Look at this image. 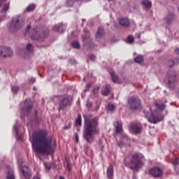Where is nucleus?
<instances>
[{
    "label": "nucleus",
    "mask_w": 179,
    "mask_h": 179,
    "mask_svg": "<svg viewBox=\"0 0 179 179\" xmlns=\"http://www.w3.org/2000/svg\"><path fill=\"white\" fill-rule=\"evenodd\" d=\"M32 143V149L37 155H51L54 153L52 141L47 137V134L43 131H35L29 138Z\"/></svg>",
    "instance_id": "nucleus-1"
},
{
    "label": "nucleus",
    "mask_w": 179,
    "mask_h": 179,
    "mask_svg": "<svg viewBox=\"0 0 179 179\" xmlns=\"http://www.w3.org/2000/svg\"><path fill=\"white\" fill-rule=\"evenodd\" d=\"M84 130L83 138L90 145L93 143V135H97L100 132L99 128V117H92V115H84Z\"/></svg>",
    "instance_id": "nucleus-2"
},
{
    "label": "nucleus",
    "mask_w": 179,
    "mask_h": 179,
    "mask_svg": "<svg viewBox=\"0 0 179 179\" xmlns=\"http://www.w3.org/2000/svg\"><path fill=\"white\" fill-rule=\"evenodd\" d=\"M145 162V157L142 154L136 153L131 155L129 161L125 162L126 167H129L131 170H138L142 167L143 162Z\"/></svg>",
    "instance_id": "nucleus-3"
},
{
    "label": "nucleus",
    "mask_w": 179,
    "mask_h": 179,
    "mask_svg": "<svg viewBox=\"0 0 179 179\" xmlns=\"http://www.w3.org/2000/svg\"><path fill=\"white\" fill-rule=\"evenodd\" d=\"M31 29V25H28L27 29L25 30V34H29V37H31V40H35L36 41H44L45 37L48 36V32H45L43 31H40V29L37 28Z\"/></svg>",
    "instance_id": "nucleus-4"
},
{
    "label": "nucleus",
    "mask_w": 179,
    "mask_h": 179,
    "mask_svg": "<svg viewBox=\"0 0 179 179\" xmlns=\"http://www.w3.org/2000/svg\"><path fill=\"white\" fill-rule=\"evenodd\" d=\"M24 26V19L22 15H16L10 20L9 30L10 31H17Z\"/></svg>",
    "instance_id": "nucleus-5"
},
{
    "label": "nucleus",
    "mask_w": 179,
    "mask_h": 179,
    "mask_svg": "<svg viewBox=\"0 0 179 179\" xmlns=\"http://www.w3.org/2000/svg\"><path fill=\"white\" fill-rule=\"evenodd\" d=\"M17 52V55L24 58V59H27L33 55V45L28 43L26 46V50L18 49Z\"/></svg>",
    "instance_id": "nucleus-6"
},
{
    "label": "nucleus",
    "mask_w": 179,
    "mask_h": 179,
    "mask_svg": "<svg viewBox=\"0 0 179 179\" xmlns=\"http://www.w3.org/2000/svg\"><path fill=\"white\" fill-rule=\"evenodd\" d=\"M143 113L145 114V118H147L149 122H151L152 124H157V122L162 121L161 119H159V117L153 115V113L152 112V108L150 107H147L143 110Z\"/></svg>",
    "instance_id": "nucleus-7"
},
{
    "label": "nucleus",
    "mask_w": 179,
    "mask_h": 179,
    "mask_svg": "<svg viewBox=\"0 0 179 179\" xmlns=\"http://www.w3.org/2000/svg\"><path fill=\"white\" fill-rule=\"evenodd\" d=\"M128 104L131 111H136L141 108V99L138 96H131L128 100Z\"/></svg>",
    "instance_id": "nucleus-8"
},
{
    "label": "nucleus",
    "mask_w": 179,
    "mask_h": 179,
    "mask_svg": "<svg viewBox=\"0 0 179 179\" xmlns=\"http://www.w3.org/2000/svg\"><path fill=\"white\" fill-rule=\"evenodd\" d=\"M9 2H6V0H0V8L1 15L0 16V22H3L4 17H6V13L9 10Z\"/></svg>",
    "instance_id": "nucleus-9"
},
{
    "label": "nucleus",
    "mask_w": 179,
    "mask_h": 179,
    "mask_svg": "<svg viewBox=\"0 0 179 179\" xmlns=\"http://www.w3.org/2000/svg\"><path fill=\"white\" fill-rule=\"evenodd\" d=\"M72 104V96L69 95L62 96L59 102V110L66 108L68 106Z\"/></svg>",
    "instance_id": "nucleus-10"
},
{
    "label": "nucleus",
    "mask_w": 179,
    "mask_h": 179,
    "mask_svg": "<svg viewBox=\"0 0 179 179\" xmlns=\"http://www.w3.org/2000/svg\"><path fill=\"white\" fill-rule=\"evenodd\" d=\"M0 57L10 58V57H13V50L10 47L0 46Z\"/></svg>",
    "instance_id": "nucleus-11"
},
{
    "label": "nucleus",
    "mask_w": 179,
    "mask_h": 179,
    "mask_svg": "<svg viewBox=\"0 0 179 179\" xmlns=\"http://www.w3.org/2000/svg\"><path fill=\"white\" fill-rule=\"evenodd\" d=\"M31 108H33V102L30 99H27L24 102V106L22 108V114L23 115H27L30 111H31Z\"/></svg>",
    "instance_id": "nucleus-12"
},
{
    "label": "nucleus",
    "mask_w": 179,
    "mask_h": 179,
    "mask_svg": "<svg viewBox=\"0 0 179 179\" xmlns=\"http://www.w3.org/2000/svg\"><path fill=\"white\" fill-rule=\"evenodd\" d=\"M168 82H169V86L171 89L174 87V83L177 82V73L176 71H169L168 74Z\"/></svg>",
    "instance_id": "nucleus-13"
},
{
    "label": "nucleus",
    "mask_w": 179,
    "mask_h": 179,
    "mask_svg": "<svg viewBox=\"0 0 179 179\" xmlns=\"http://www.w3.org/2000/svg\"><path fill=\"white\" fill-rule=\"evenodd\" d=\"M150 174L155 178H159L163 176V171L159 167H154L150 170Z\"/></svg>",
    "instance_id": "nucleus-14"
},
{
    "label": "nucleus",
    "mask_w": 179,
    "mask_h": 179,
    "mask_svg": "<svg viewBox=\"0 0 179 179\" xmlns=\"http://www.w3.org/2000/svg\"><path fill=\"white\" fill-rule=\"evenodd\" d=\"M81 41L83 43L84 47H86V45H89V44H92V39L90 38V34H89V32L87 34L82 35L81 36Z\"/></svg>",
    "instance_id": "nucleus-15"
},
{
    "label": "nucleus",
    "mask_w": 179,
    "mask_h": 179,
    "mask_svg": "<svg viewBox=\"0 0 179 179\" xmlns=\"http://www.w3.org/2000/svg\"><path fill=\"white\" fill-rule=\"evenodd\" d=\"M19 127H20V124H19V122L17 121L15 122V124L13 126V131L15 132L17 141H22V139H23V136L19 133Z\"/></svg>",
    "instance_id": "nucleus-16"
},
{
    "label": "nucleus",
    "mask_w": 179,
    "mask_h": 179,
    "mask_svg": "<svg viewBox=\"0 0 179 179\" xmlns=\"http://www.w3.org/2000/svg\"><path fill=\"white\" fill-rule=\"evenodd\" d=\"M21 174H22L24 178L29 179L30 178V169L29 166H23L20 168Z\"/></svg>",
    "instance_id": "nucleus-17"
},
{
    "label": "nucleus",
    "mask_w": 179,
    "mask_h": 179,
    "mask_svg": "<svg viewBox=\"0 0 179 179\" xmlns=\"http://www.w3.org/2000/svg\"><path fill=\"white\" fill-rule=\"evenodd\" d=\"M104 34H106V31H104V28L102 27H99L98 30L95 34V38L97 41H100L103 37H104Z\"/></svg>",
    "instance_id": "nucleus-18"
},
{
    "label": "nucleus",
    "mask_w": 179,
    "mask_h": 179,
    "mask_svg": "<svg viewBox=\"0 0 179 179\" xmlns=\"http://www.w3.org/2000/svg\"><path fill=\"white\" fill-rule=\"evenodd\" d=\"M54 31H57V33H64L66 30V27L62 22H60L53 27Z\"/></svg>",
    "instance_id": "nucleus-19"
},
{
    "label": "nucleus",
    "mask_w": 179,
    "mask_h": 179,
    "mask_svg": "<svg viewBox=\"0 0 179 179\" xmlns=\"http://www.w3.org/2000/svg\"><path fill=\"white\" fill-rule=\"evenodd\" d=\"M176 17H177V16L176 15V13H169L164 17V20L167 23V24H171V22H173V20H176Z\"/></svg>",
    "instance_id": "nucleus-20"
},
{
    "label": "nucleus",
    "mask_w": 179,
    "mask_h": 179,
    "mask_svg": "<svg viewBox=\"0 0 179 179\" xmlns=\"http://www.w3.org/2000/svg\"><path fill=\"white\" fill-rule=\"evenodd\" d=\"M116 134H121L122 132V122L117 121L114 123Z\"/></svg>",
    "instance_id": "nucleus-21"
},
{
    "label": "nucleus",
    "mask_w": 179,
    "mask_h": 179,
    "mask_svg": "<svg viewBox=\"0 0 179 179\" xmlns=\"http://www.w3.org/2000/svg\"><path fill=\"white\" fill-rule=\"evenodd\" d=\"M108 178H113L114 177V167L110 165L106 171Z\"/></svg>",
    "instance_id": "nucleus-22"
},
{
    "label": "nucleus",
    "mask_w": 179,
    "mask_h": 179,
    "mask_svg": "<svg viewBox=\"0 0 179 179\" xmlns=\"http://www.w3.org/2000/svg\"><path fill=\"white\" fill-rule=\"evenodd\" d=\"M131 129L135 134H141V131H142L141 126H138V124H131Z\"/></svg>",
    "instance_id": "nucleus-23"
},
{
    "label": "nucleus",
    "mask_w": 179,
    "mask_h": 179,
    "mask_svg": "<svg viewBox=\"0 0 179 179\" xmlns=\"http://www.w3.org/2000/svg\"><path fill=\"white\" fill-rule=\"evenodd\" d=\"M110 93H111V86L110 85H105L102 91L103 96H108Z\"/></svg>",
    "instance_id": "nucleus-24"
},
{
    "label": "nucleus",
    "mask_w": 179,
    "mask_h": 179,
    "mask_svg": "<svg viewBox=\"0 0 179 179\" xmlns=\"http://www.w3.org/2000/svg\"><path fill=\"white\" fill-rule=\"evenodd\" d=\"M120 24L121 26H124V27H129V20L127 18H122L119 20Z\"/></svg>",
    "instance_id": "nucleus-25"
},
{
    "label": "nucleus",
    "mask_w": 179,
    "mask_h": 179,
    "mask_svg": "<svg viewBox=\"0 0 179 179\" xmlns=\"http://www.w3.org/2000/svg\"><path fill=\"white\" fill-rule=\"evenodd\" d=\"M110 76H111L112 80L114 83H118V82H120V78H118V76H117V74H115V73L111 72Z\"/></svg>",
    "instance_id": "nucleus-26"
},
{
    "label": "nucleus",
    "mask_w": 179,
    "mask_h": 179,
    "mask_svg": "<svg viewBox=\"0 0 179 179\" xmlns=\"http://www.w3.org/2000/svg\"><path fill=\"white\" fill-rule=\"evenodd\" d=\"M141 3L143 6L148 8V9H150V8H152V2L148 0H143Z\"/></svg>",
    "instance_id": "nucleus-27"
},
{
    "label": "nucleus",
    "mask_w": 179,
    "mask_h": 179,
    "mask_svg": "<svg viewBox=\"0 0 179 179\" xmlns=\"http://www.w3.org/2000/svg\"><path fill=\"white\" fill-rule=\"evenodd\" d=\"M177 61H178V59L169 60L168 62V66H169V68H173L174 65H178L179 62Z\"/></svg>",
    "instance_id": "nucleus-28"
},
{
    "label": "nucleus",
    "mask_w": 179,
    "mask_h": 179,
    "mask_svg": "<svg viewBox=\"0 0 179 179\" xmlns=\"http://www.w3.org/2000/svg\"><path fill=\"white\" fill-rule=\"evenodd\" d=\"M76 127H82V115H78L77 120H76Z\"/></svg>",
    "instance_id": "nucleus-29"
},
{
    "label": "nucleus",
    "mask_w": 179,
    "mask_h": 179,
    "mask_svg": "<svg viewBox=\"0 0 179 179\" xmlns=\"http://www.w3.org/2000/svg\"><path fill=\"white\" fill-rule=\"evenodd\" d=\"M134 62H136V64H141L143 62V55H138L135 59Z\"/></svg>",
    "instance_id": "nucleus-30"
},
{
    "label": "nucleus",
    "mask_w": 179,
    "mask_h": 179,
    "mask_svg": "<svg viewBox=\"0 0 179 179\" xmlns=\"http://www.w3.org/2000/svg\"><path fill=\"white\" fill-rule=\"evenodd\" d=\"M38 111H35L34 115L31 119V122H34V124H38V116H37Z\"/></svg>",
    "instance_id": "nucleus-31"
},
{
    "label": "nucleus",
    "mask_w": 179,
    "mask_h": 179,
    "mask_svg": "<svg viewBox=\"0 0 179 179\" xmlns=\"http://www.w3.org/2000/svg\"><path fill=\"white\" fill-rule=\"evenodd\" d=\"M7 179H15V173H13V170L10 169L8 172Z\"/></svg>",
    "instance_id": "nucleus-32"
},
{
    "label": "nucleus",
    "mask_w": 179,
    "mask_h": 179,
    "mask_svg": "<svg viewBox=\"0 0 179 179\" xmlns=\"http://www.w3.org/2000/svg\"><path fill=\"white\" fill-rule=\"evenodd\" d=\"M72 46L73 47V48L79 50V48H80V43H79V41H74L72 42Z\"/></svg>",
    "instance_id": "nucleus-33"
},
{
    "label": "nucleus",
    "mask_w": 179,
    "mask_h": 179,
    "mask_svg": "<svg viewBox=\"0 0 179 179\" xmlns=\"http://www.w3.org/2000/svg\"><path fill=\"white\" fill-rule=\"evenodd\" d=\"M156 107L158 110H164L166 108V105L164 103H155Z\"/></svg>",
    "instance_id": "nucleus-34"
},
{
    "label": "nucleus",
    "mask_w": 179,
    "mask_h": 179,
    "mask_svg": "<svg viewBox=\"0 0 179 179\" xmlns=\"http://www.w3.org/2000/svg\"><path fill=\"white\" fill-rule=\"evenodd\" d=\"M36 9V5L31 4L26 8V12H31V10H34Z\"/></svg>",
    "instance_id": "nucleus-35"
},
{
    "label": "nucleus",
    "mask_w": 179,
    "mask_h": 179,
    "mask_svg": "<svg viewBox=\"0 0 179 179\" xmlns=\"http://www.w3.org/2000/svg\"><path fill=\"white\" fill-rule=\"evenodd\" d=\"M19 90H20L19 87H17L16 85L12 87V88H11V90H12V92L13 94H17Z\"/></svg>",
    "instance_id": "nucleus-36"
},
{
    "label": "nucleus",
    "mask_w": 179,
    "mask_h": 179,
    "mask_svg": "<svg viewBox=\"0 0 179 179\" xmlns=\"http://www.w3.org/2000/svg\"><path fill=\"white\" fill-rule=\"evenodd\" d=\"M134 36H129L127 37V43L128 44H132V43H134Z\"/></svg>",
    "instance_id": "nucleus-37"
},
{
    "label": "nucleus",
    "mask_w": 179,
    "mask_h": 179,
    "mask_svg": "<svg viewBox=\"0 0 179 179\" xmlns=\"http://www.w3.org/2000/svg\"><path fill=\"white\" fill-rule=\"evenodd\" d=\"M172 164L175 166V167H177L179 164V159L178 158H175L172 159Z\"/></svg>",
    "instance_id": "nucleus-38"
},
{
    "label": "nucleus",
    "mask_w": 179,
    "mask_h": 179,
    "mask_svg": "<svg viewBox=\"0 0 179 179\" xmlns=\"http://www.w3.org/2000/svg\"><path fill=\"white\" fill-rule=\"evenodd\" d=\"M108 110H109V111H114V110H115V105H114L113 103L108 104Z\"/></svg>",
    "instance_id": "nucleus-39"
},
{
    "label": "nucleus",
    "mask_w": 179,
    "mask_h": 179,
    "mask_svg": "<svg viewBox=\"0 0 179 179\" xmlns=\"http://www.w3.org/2000/svg\"><path fill=\"white\" fill-rule=\"evenodd\" d=\"M44 166L47 170H51V164L44 162Z\"/></svg>",
    "instance_id": "nucleus-40"
},
{
    "label": "nucleus",
    "mask_w": 179,
    "mask_h": 179,
    "mask_svg": "<svg viewBox=\"0 0 179 179\" xmlns=\"http://www.w3.org/2000/svg\"><path fill=\"white\" fill-rule=\"evenodd\" d=\"M71 127H72V122H69L68 125L64 127V129H70Z\"/></svg>",
    "instance_id": "nucleus-41"
},
{
    "label": "nucleus",
    "mask_w": 179,
    "mask_h": 179,
    "mask_svg": "<svg viewBox=\"0 0 179 179\" xmlns=\"http://www.w3.org/2000/svg\"><path fill=\"white\" fill-rule=\"evenodd\" d=\"M18 166H19L20 169V167H23V159H19Z\"/></svg>",
    "instance_id": "nucleus-42"
},
{
    "label": "nucleus",
    "mask_w": 179,
    "mask_h": 179,
    "mask_svg": "<svg viewBox=\"0 0 179 179\" xmlns=\"http://www.w3.org/2000/svg\"><path fill=\"white\" fill-rule=\"evenodd\" d=\"M66 166H67L68 171L70 172L71 170H72V166L69 164V162L66 163Z\"/></svg>",
    "instance_id": "nucleus-43"
},
{
    "label": "nucleus",
    "mask_w": 179,
    "mask_h": 179,
    "mask_svg": "<svg viewBox=\"0 0 179 179\" xmlns=\"http://www.w3.org/2000/svg\"><path fill=\"white\" fill-rule=\"evenodd\" d=\"M90 59L91 61H96V56H94V55H90Z\"/></svg>",
    "instance_id": "nucleus-44"
},
{
    "label": "nucleus",
    "mask_w": 179,
    "mask_h": 179,
    "mask_svg": "<svg viewBox=\"0 0 179 179\" xmlns=\"http://www.w3.org/2000/svg\"><path fill=\"white\" fill-rule=\"evenodd\" d=\"M87 108H92V103L87 101Z\"/></svg>",
    "instance_id": "nucleus-45"
},
{
    "label": "nucleus",
    "mask_w": 179,
    "mask_h": 179,
    "mask_svg": "<svg viewBox=\"0 0 179 179\" xmlns=\"http://www.w3.org/2000/svg\"><path fill=\"white\" fill-rule=\"evenodd\" d=\"M90 84H87L86 86V89L85 90V92H87V90H89V89H90Z\"/></svg>",
    "instance_id": "nucleus-46"
},
{
    "label": "nucleus",
    "mask_w": 179,
    "mask_h": 179,
    "mask_svg": "<svg viewBox=\"0 0 179 179\" xmlns=\"http://www.w3.org/2000/svg\"><path fill=\"white\" fill-rule=\"evenodd\" d=\"M175 171L176 172V175L179 176V169L177 166L175 167Z\"/></svg>",
    "instance_id": "nucleus-47"
},
{
    "label": "nucleus",
    "mask_w": 179,
    "mask_h": 179,
    "mask_svg": "<svg viewBox=\"0 0 179 179\" xmlns=\"http://www.w3.org/2000/svg\"><path fill=\"white\" fill-rule=\"evenodd\" d=\"M75 138H76V142H78L79 141V136H78V133L75 134Z\"/></svg>",
    "instance_id": "nucleus-48"
},
{
    "label": "nucleus",
    "mask_w": 179,
    "mask_h": 179,
    "mask_svg": "<svg viewBox=\"0 0 179 179\" xmlns=\"http://www.w3.org/2000/svg\"><path fill=\"white\" fill-rule=\"evenodd\" d=\"M35 82H36V78H31V83H35Z\"/></svg>",
    "instance_id": "nucleus-49"
},
{
    "label": "nucleus",
    "mask_w": 179,
    "mask_h": 179,
    "mask_svg": "<svg viewBox=\"0 0 179 179\" xmlns=\"http://www.w3.org/2000/svg\"><path fill=\"white\" fill-rule=\"evenodd\" d=\"M122 145H123L122 141H121L118 143L119 148H122Z\"/></svg>",
    "instance_id": "nucleus-50"
},
{
    "label": "nucleus",
    "mask_w": 179,
    "mask_h": 179,
    "mask_svg": "<svg viewBox=\"0 0 179 179\" xmlns=\"http://www.w3.org/2000/svg\"><path fill=\"white\" fill-rule=\"evenodd\" d=\"M175 52H176V54H178V55H179V48H178L175 50Z\"/></svg>",
    "instance_id": "nucleus-51"
},
{
    "label": "nucleus",
    "mask_w": 179,
    "mask_h": 179,
    "mask_svg": "<svg viewBox=\"0 0 179 179\" xmlns=\"http://www.w3.org/2000/svg\"><path fill=\"white\" fill-rule=\"evenodd\" d=\"M136 36L137 37V38H141V34L139 33L136 34Z\"/></svg>",
    "instance_id": "nucleus-52"
},
{
    "label": "nucleus",
    "mask_w": 179,
    "mask_h": 179,
    "mask_svg": "<svg viewBox=\"0 0 179 179\" xmlns=\"http://www.w3.org/2000/svg\"><path fill=\"white\" fill-rule=\"evenodd\" d=\"M70 62H71V64H75V59H71L70 60Z\"/></svg>",
    "instance_id": "nucleus-53"
},
{
    "label": "nucleus",
    "mask_w": 179,
    "mask_h": 179,
    "mask_svg": "<svg viewBox=\"0 0 179 179\" xmlns=\"http://www.w3.org/2000/svg\"><path fill=\"white\" fill-rule=\"evenodd\" d=\"M59 179H65V177H64V176H59Z\"/></svg>",
    "instance_id": "nucleus-54"
},
{
    "label": "nucleus",
    "mask_w": 179,
    "mask_h": 179,
    "mask_svg": "<svg viewBox=\"0 0 179 179\" xmlns=\"http://www.w3.org/2000/svg\"><path fill=\"white\" fill-rule=\"evenodd\" d=\"M33 89H34V90H35V91L37 90V87H34Z\"/></svg>",
    "instance_id": "nucleus-55"
},
{
    "label": "nucleus",
    "mask_w": 179,
    "mask_h": 179,
    "mask_svg": "<svg viewBox=\"0 0 179 179\" xmlns=\"http://www.w3.org/2000/svg\"><path fill=\"white\" fill-rule=\"evenodd\" d=\"M82 20H83V22H86L85 19H83Z\"/></svg>",
    "instance_id": "nucleus-56"
},
{
    "label": "nucleus",
    "mask_w": 179,
    "mask_h": 179,
    "mask_svg": "<svg viewBox=\"0 0 179 179\" xmlns=\"http://www.w3.org/2000/svg\"><path fill=\"white\" fill-rule=\"evenodd\" d=\"M83 80H84V81L86 80V78H83Z\"/></svg>",
    "instance_id": "nucleus-57"
},
{
    "label": "nucleus",
    "mask_w": 179,
    "mask_h": 179,
    "mask_svg": "<svg viewBox=\"0 0 179 179\" xmlns=\"http://www.w3.org/2000/svg\"><path fill=\"white\" fill-rule=\"evenodd\" d=\"M109 2L111 1H113V0H108Z\"/></svg>",
    "instance_id": "nucleus-58"
},
{
    "label": "nucleus",
    "mask_w": 179,
    "mask_h": 179,
    "mask_svg": "<svg viewBox=\"0 0 179 179\" xmlns=\"http://www.w3.org/2000/svg\"><path fill=\"white\" fill-rule=\"evenodd\" d=\"M89 1H92V0H87V2H88Z\"/></svg>",
    "instance_id": "nucleus-59"
},
{
    "label": "nucleus",
    "mask_w": 179,
    "mask_h": 179,
    "mask_svg": "<svg viewBox=\"0 0 179 179\" xmlns=\"http://www.w3.org/2000/svg\"><path fill=\"white\" fill-rule=\"evenodd\" d=\"M69 2H72V1H69Z\"/></svg>",
    "instance_id": "nucleus-60"
},
{
    "label": "nucleus",
    "mask_w": 179,
    "mask_h": 179,
    "mask_svg": "<svg viewBox=\"0 0 179 179\" xmlns=\"http://www.w3.org/2000/svg\"><path fill=\"white\" fill-rule=\"evenodd\" d=\"M68 6H71V5H68Z\"/></svg>",
    "instance_id": "nucleus-61"
},
{
    "label": "nucleus",
    "mask_w": 179,
    "mask_h": 179,
    "mask_svg": "<svg viewBox=\"0 0 179 179\" xmlns=\"http://www.w3.org/2000/svg\"><path fill=\"white\" fill-rule=\"evenodd\" d=\"M108 179H113V178H108Z\"/></svg>",
    "instance_id": "nucleus-62"
}]
</instances>
